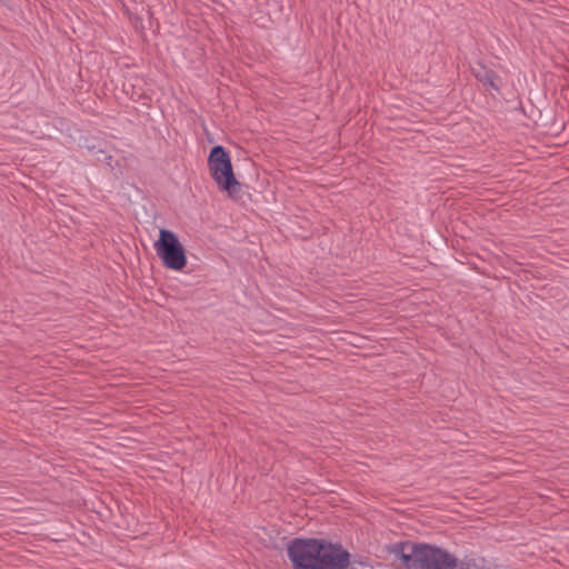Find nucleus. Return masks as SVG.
<instances>
[{
	"label": "nucleus",
	"instance_id": "f257e3e1",
	"mask_svg": "<svg viewBox=\"0 0 569 569\" xmlns=\"http://www.w3.org/2000/svg\"><path fill=\"white\" fill-rule=\"evenodd\" d=\"M295 569H345L350 555L340 545L319 539H295L288 547Z\"/></svg>",
	"mask_w": 569,
	"mask_h": 569
},
{
	"label": "nucleus",
	"instance_id": "f03ea898",
	"mask_svg": "<svg viewBox=\"0 0 569 569\" xmlns=\"http://www.w3.org/2000/svg\"><path fill=\"white\" fill-rule=\"evenodd\" d=\"M401 561L408 569H471L446 549L426 543L413 545Z\"/></svg>",
	"mask_w": 569,
	"mask_h": 569
},
{
	"label": "nucleus",
	"instance_id": "20e7f679",
	"mask_svg": "<svg viewBox=\"0 0 569 569\" xmlns=\"http://www.w3.org/2000/svg\"><path fill=\"white\" fill-rule=\"evenodd\" d=\"M153 249L167 269L181 271L187 266L184 248L173 231L160 229Z\"/></svg>",
	"mask_w": 569,
	"mask_h": 569
},
{
	"label": "nucleus",
	"instance_id": "7ed1b4c3",
	"mask_svg": "<svg viewBox=\"0 0 569 569\" xmlns=\"http://www.w3.org/2000/svg\"><path fill=\"white\" fill-rule=\"evenodd\" d=\"M208 166L211 178L219 189L231 198L237 197L240 192V183L234 177L230 156L223 147L216 146L211 149Z\"/></svg>",
	"mask_w": 569,
	"mask_h": 569
}]
</instances>
